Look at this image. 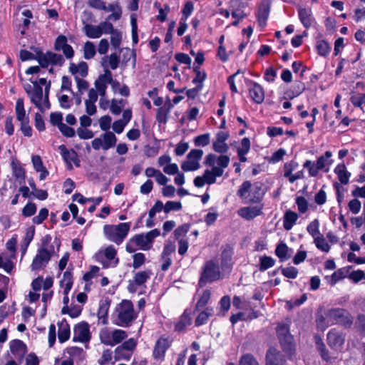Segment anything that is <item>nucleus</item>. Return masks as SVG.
Masks as SVG:
<instances>
[{"label":"nucleus","instance_id":"nucleus-1","mask_svg":"<svg viewBox=\"0 0 365 365\" xmlns=\"http://www.w3.org/2000/svg\"><path fill=\"white\" fill-rule=\"evenodd\" d=\"M230 162V157L225 155H217L212 153L207 155L205 158L204 164L210 169H206L202 176H197L194 179V185L197 187H202L205 184H214L217 178L223 175Z\"/></svg>","mask_w":365,"mask_h":365},{"label":"nucleus","instance_id":"nucleus-2","mask_svg":"<svg viewBox=\"0 0 365 365\" xmlns=\"http://www.w3.org/2000/svg\"><path fill=\"white\" fill-rule=\"evenodd\" d=\"M19 56L21 61H25L31 59H36L41 67L46 68L48 65L62 66L64 63V58L61 54L51 51L46 53L38 52L35 56L32 53L26 50H21Z\"/></svg>","mask_w":365,"mask_h":365},{"label":"nucleus","instance_id":"nucleus-3","mask_svg":"<svg viewBox=\"0 0 365 365\" xmlns=\"http://www.w3.org/2000/svg\"><path fill=\"white\" fill-rule=\"evenodd\" d=\"M160 235L158 229L152 230L146 234H139L133 236L128 242L125 250L129 253L135 252L138 248L143 250H149L155 237Z\"/></svg>","mask_w":365,"mask_h":365},{"label":"nucleus","instance_id":"nucleus-4","mask_svg":"<svg viewBox=\"0 0 365 365\" xmlns=\"http://www.w3.org/2000/svg\"><path fill=\"white\" fill-rule=\"evenodd\" d=\"M116 324L120 327H129L137 318L133 304L130 300L123 299L115 308Z\"/></svg>","mask_w":365,"mask_h":365},{"label":"nucleus","instance_id":"nucleus-5","mask_svg":"<svg viewBox=\"0 0 365 365\" xmlns=\"http://www.w3.org/2000/svg\"><path fill=\"white\" fill-rule=\"evenodd\" d=\"M264 195L262 184L255 182L253 185L247 180L245 181L237 191V195L248 202L258 203Z\"/></svg>","mask_w":365,"mask_h":365},{"label":"nucleus","instance_id":"nucleus-6","mask_svg":"<svg viewBox=\"0 0 365 365\" xmlns=\"http://www.w3.org/2000/svg\"><path fill=\"white\" fill-rule=\"evenodd\" d=\"M130 227L129 222H121L116 225H106L103 227V233L109 241L120 245L127 237Z\"/></svg>","mask_w":365,"mask_h":365},{"label":"nucleus","instance_id":"nucleus-7","mask_svg":"<svg viewBox=\"0 0 365 365\" xmlns=\"http://www.w3.org/2000/svg\"><path fill=\"white\" fill-rule=\"evenodd\" d=\"M221 277L222 274L218 263L213 260H208L202 267L199 284L202 287L207 283H211L220 279Z\"/></svg>","mask_w":365,"mask_h":365},{"label":"nucleus","instance_id":"nucleus-8","mask_svg":"<svg viewBox=\"0 0 365 365\" xmlns=\"http://www.w3.org/2000/svg\"><path fill=\"white\" fill-rule=\"evenodd\" d=\"M33 85H34V92L30 94V101L41 112L43 113L51 108L49 99L44 97L43 88L36 81L33 82Z\"/></svg>","mask_w":365,"mask_h":365},{"label":"nucleus","instance_id":"nucleus-9","mask_svg":"<svg viewBox=\"0 0 365 365\" xmlns=\"http://www.w3.org/2000/svg\"><path fill=\"white\" fill-rule=\"evenodd\" d=\"M16 118L21 123V130L25 136L32 135V128L29 125V117L26 115L23 98H19L16 103Z\"/></svg>","mask_w":365,"mask_h":365},{"label":"nucleus","instance_id":"nucleus-10","mask_svg":"<svg viewBox=\"0 0 365 365\" xmlns=\"http://www.w3.org/2000/svg\"><path fill=\"white\" fill-rule=\"evenodd\" d=\"M54 252L53 246L48 247H41L34 258L31 264V270H38L48 264L53 253Z\"/></svg>","mask_w":365,"mask_h":365},{"label":"nucleus","instance_id":"nucleus-11","mask_svg":"<svg viewBox=\"0 0 365 365\" xmlns=\"http://www.w3.org/2000/svg\"><path fill=\"white\" fill-rule=\"evenodd\" d=\"M108 83L112 85L113 88H115V86H120L119 82L113 80L111 71L109 69H106L104 73L100 75L94 83L96 88L94 89L102 98L106 95L107 84Z\"/></svg>","mask_w":365,"mask_h":365},{"label":"nucleus","instance_id":"nucleus-12","mask_svg":"<svg viewBox=\"0 0 365 365\" xmlns=\"http://www.w3.org/2000/svg\"><path fill=\"white\" fill-rule=\"evenodd\" d=\"M203 155L200 149H192L187 155V160L181 165V168L185 171H194L200 168V160Z\"/></svg>","mask_w":365,"mask_h":365},{"label":"nucleus","instance_id":"nucleus-13","mask_svg":"<svg viewBox=\"0 0 365 365\" xmlns=\"http://www.w3.org/2000/svg\"><path fill=\"white\" fill-rule=\"evenodd\" d=\"M153 272L150 269L138 271L134 273L132 280L128 281V291L130 293H135L139 287L144 285L150 278Z\"/></svg>","mask_w":365,"mask_h":365},{"label":"nucleus","instance_id":"nucleus-14","mask_svg":"<svg viewBox=\"0 0 365 365\" xmlns=\"http://www.w3.org/2000/svg\"><path fill=\"white\" fill-rule=\"evenodd\" d=\"M91 338L90 331V326L86 322H81L75 325L73 327V337L74 341H79L82 343H88Z\"/></svg>","mask_w":365,"mask_h":365},{"label":"nucleus","instance_id":"nucleus-15","mask_svg":"<svg viewBox=\"0 0 365 365\" xmlns=\"http://www.w3.org/2000/svg\"><path fill=\"white\" fill-rule=\"evenodd\" d=\"M327 318L331 323L351 324V322L349 317V313L346 310L341 308H333L327 311Z\"/></svg>","mask_w":365,"mask_h":365},{"label":"nucleus","instance_id":"nucleus-16","mask_svg":"<svg viewBox=\"0 0 365 365\" xmlns=\"http://www.w3.org/2000/svg\"><path fill=\"white\" fill-rule=\"evenodd\" d=\"M298 167V163L294 160L287 162L284 165V177L287 178L291 183L304 178L303 170H300L297 172L295 174H292V172L296 170Z\"/></svg>","mask_w":365,"mask_h":365},{"label":"nucleus","instance_id":"nucleus-17","mask_svg":"<svg viewBox=\"0 0 365 365\" xmlns=\"http://www.w3.org/2000/svg\"><path fill=\"white\" fill-rule=\"evenodd\" d=\"M345 341L344 334L334 329L330 330L327 334L328 345L336 351H339L342 348Z\"/></svg>","mask_w":365,"mask_h":365},{"label":"nucleus","instance_id":"nucleus-18","mask_svg":"<svg viewBox=\"0 0 365 365\" xmlns=\"http://www.w3.org/2000/svg\"><path fill=\"white\" fill-rule=\"evenodd\" d=\"M175 252V245L173 242H167L165 244L163 250L160 255L161 270L167 271L172 264L171 255Z\"/></svg>","mask_w":365,"mask_h":365},{"label":"nucleus","instance_id":"nucleus-19","mask_svg":"<svg viewBox=\"0 0 365 365\" xmlns=\"http://www.w3.org/2000/svg\"><path fill=\"white\" fill-rule=\"evenodd\" d=\"M249 93L250 98L256 103H261L264 99V91L263 88L257 83L250 81Z\"/></svg>","mask_w":365,"mask_h":365},{"label":"nucleus","instance_id":"nucleus-20","mask_svg":"<svg viewBox=\"0 0 365 365\" xmlns=\"http://www.w3.org/2000/svg\"><path fill=\"white\" fill-rule=\"evenodd\" d=\"M9 348L11 353L16 359H19V363H21L26 352L25 344L19 339H14L10 341Z\"/></svg>","mask_w":365,"mask_h":365},{"label":"nucleus","instance_id":"nucleus-21","mask_svg":"<svg viewBox=\"0 0 365 365\" xmlns=\"http://www.w3.org/2000/svg\"><path fill=\"white\" fill-rule=\"evenodd\" d=\"M58 150L67 164L68 169L71 170L73 168L72 163H76V161H78L77 153L73 150H68L64 145H59Z\"/></svg>","mask_w":365,"mask_h":365},{"label":"nucleus","instance_id":"nucleus-22","mask_svg":"<svg viewBox=\"0 0 365 365\" xmlns=\"http://www.w3.org/2000/svg\"><path fill=\"white\" fill-rule=\"evenodd\" d=\"M298 16L301 23L306 29L310 28L314 23V18L310 8L298 9Z\"/></svg>","mask_w":365,"mask_h":365},{"label":"nucleus","instance_id":"nucleus-23","mask_svg":"<svg viewBox=\"0 0 365 365\" xmlns=\"http://www.w3.org/2000/svg\"><path fill=\"white\" fill-rule=\"evenodd\" d=\"M170 341L168 339L160 337L157 341L153 350V356L156 359L164 358L165 351L170 347Z\"/></svg>","mask_w":365,"mask_h":365},{"label":"nucleus","instance_id":"nucleus-24","mask_svg":"<svg viewBox=\"0 0 365 365\" xmlns=\"http://www.w3.org/2000/svg\"><path fill=\"white\" fill-rule=\"evenodd\" d=\"M262 206L245 207L240 208L237 213L242 218L250 220L262 214Z\"/></svg>","mask_w":365,"mask_h":365},{"label":"nucleus","instance_id":"nucleus-25","mask_svg":"<svg viewBox=\"0 0 365 365\" xmlns=\"http://www.w3.org/2000/svg\"><path fill=\"white\" fill-rule=\"evenodd\" d=\"M233 249L231 246L227 245L222 248L221 254V267L222 269L231 267L232 264Z\"/></svg>","mask_w":365,"mask_h":365},{"label":"nucleus","instance_id":"nucleus-26","mask_svg":"<svg viewBox=\"0 0 365 365\" xmlns=\"http://www.w3.org/2000/svg\"><path fill=\"white\" fill-rule=\"evenodd\" d=\"M266 365H284L281 354L274 348H270L266 354Z\"/></svg>","mask_w":365,"mask_h":365},{"label":"nucleus","instance_id":"nucleus-27","mask_svg":"<svg viewBox=\"0 0 365 365\" xmlns=\"http://www.w3.org/2000/svg\"><path fill=\"white\" fill-rule=\"evenodd\" d=\"M266 365H284L281 354L274 348H270L266 354Z\"/></svg>","mask_w":365,"mask_h":365},{"label":"nucleus","instance_id":"nucleus-28","mask_svg":"<svg viewBox=\"0 0 365 365\" xmlns=\"http://www.w3.org/2000/svg\"><path fill=\"white\" fill-rule=\"evenodd\" d=\"M270 11L269 4L267 1H263L259 6L257 17L259 24L261 26L266 25L267 20L268 19Z\"/></svg>","mask_w":365,"mask_h":365},{"label":"nucleus","instance_id":"nucleus-29","mask_svg":"<svg viewBox=\"0 0 365 365\" xmlns=\"http://www.w3.org/2000/svg\"><path fill=\"white\" fill-rule=\"evenodd\" d=\"M334 172L337 175L339 180L342 185H346L349 183L351 173L346 170V167L344 163L337 165L334 168Z\"/></svg>","mask_w":365,"mask_h":365},{"label":"nucleus","instance_id":"nucleus-30","mask_svg":"<svg viewBox=\"0 0 365 365\" xmlns=\"http://www.w3.org/2000/svg\"><path fill=\"white\" fill-rule=\"evenodd\" d=\"M70 72L80 78H83L88 75V65L86 62L81 61L78 64L71 63L69 67Z\"/></svg>","mask_w":365,"mask_h":365},{"label":"nucleus","instance_id":"nucleus-31","mask_svg":"<svg viewBox=\"0 0 365 365\" xmlns=\"http://www.w3.org/2000/svg\"><path fill=\"white\" fill-rule=\"evenodd\" d=\"M120 60L116 53H111L109 56H104L102 58V66L106 69L110 67L112 70H115L118 67Z\"/></svg>","mask_w":365,"mask_h":365},{"label":"nucleus","instance_id":"nucleus-32","mask_svg":"<svg viewBox=\"0 0 365 365\" xmlns=\"http://www.w3.org/2000/svg\"><path fill=\"white\" fill-rule=\"evenodd\" d=\"M332 153L330 151H326L324 155L318 158L317 165L320 170L325 169V172H328L330 165L332 164L333 160L330 159Z\"/></svg>","mask_w":365,"mask_h":365},{"label":"nucleus","instance_id":"nucleus-33","mask_svg":"<svg viewBox=\"0 0 365 365\" xmlns=\"http://www.w3.org/2000/svg\"><path fill=\"white\" fill-rule=\"evenodd\" d=\"M191 324V317L190 314L186 311L180 317L178 321L175 323V331L181 332L183 331L187 327Z\"/></svg>","mask_w":365,"mask_h":365},{"label":"nucleus","instance_id":"nucleus-34","mask_svg":"<svg viewBox=\"0 0 365 365\" xmlns=\"http://www.w3.org/2000/svg\"><path fill=\"white\" fill-rule=\"evenodd\" d=\"M298 219V215L296 212L287 210L284 216L283 226L286 230H290Z\"/></svg>","mask_w":365,"mask_h":365},{"label":"nucleus","instance_id":"nucleus-35","mask_svg":"<svg viewBox=\"0 0 365 365\" xmlns=\"http://www.w3.org/2000/svg\"><path fill=\"white\" fill-rule=\"evenodd\" d=\"M172 107V104L169 103L157 109L156 120L159 123L165 124L167 123L168 115Z\"/></svg>","mask_w":365,"mask_h":365},{"label":"nucleus","instance_id":"nucleus-36","mask_svg":"<svg viewBox=\"0 0 365 365\" xmlns=\"http://www.w3.org/2000/svg\"><path fill=\"white\" fill-rule=\"evenodd\" d=\"M103 142V150H107L114 147L117 142V138L113 132L106 131L101 135Z\"/></svg>","mask_w":365,"mask_h":365},{"label":"nucleus","instance_id":"nucleus-37","mask_svg":"<svg viewBox=\"0 0 365 365\" xmlns=\"http://www.w3.org/2000/svg\"><path fill=\"white\" fill-rule=\"evenodd\" d=\"M73 285V277L72 274L69 271H66L63 273V279L61 281V286L63 287V293L67 295L69 291L71 289Z\"/></svg>","mask_w":365,"mask_h":365},{"label":"nucleus","instance_id":"nucleus-38","mask_svg":"<svg viewBox=\"0 0 365 365\" xmlns=\"http://www.w3.org/2000/svg\"><path fill=\"white\" fill-rule=\"evenodd\" d=\"M83 29L86 35L91 38H98L102 35V31H101L99 25L86 24Z\"/></svg>","mask_w":365,"mask_h":365},{"label":"nucleus","instance_id":"nucleus-39","mask_svg":"<svg viewBox=\"0 0 365 365\" xmlns=\"http://www.w3.org/2000/svg\"><path fill=\"white\" fill-rule=\"evenodd\" d=\"M58 337L61 343H63L69 339L70 327L66 322H62L59 324Z\"/></svg>","mask_w":365,"mask_h":365},{"label":"nucleus","instance_id":"nucleus-40","mask_svg":"<svg viewBox=\"0 0 365 365\" xmlns=\"http://www.w3.org/2000/svg\"><path fill=\"white\" fill-rule=\"evenodd\" d=\"M214 314V309L212 307H207L204 311L201 312L195 319V325L201 326L207 323L210 317Z\"/></svg>","mask_w":365,"mask_h":365},{"label":"nucleus","instance_id":"nucleus-41","mask_svg":"<svg viewBox=\"0 0 365 365\" xmlns=\"http://www.w3.org/2000/svg\"><path fill=\"white\" fill-rule=\"evenodd\" d=\"M109 307L110 302L107 300L101 302L97 315L99 319H102L103 324H107V315Z\"/></svg>","mask_w":365,"mask_h":365},{"label":"nucleus","instance_id":"nucleus-42","mask_svg":"<svg viewBox=\"0 0 365 365\" xmlns=\"http://www.w3.org/2000/svg\"><path fill=\"white\" fill-rule=\"evenodd\" d=\"M316 49L319 55L327 56L331 51V46L325 40H318L316 43Z\"/></svg>","mask_w":365,"mask_h":365},{"label":"nucleus","instance_id":"nucleus-43","mask_svg":"<svg viewBox=\"0 0 365 365\" xmlns=\"http://www.w3.org/2000/svg\"><path fill=\"white\" fill-rule=\"evenodd\" d=\"M103 255L109 261H113V267H115L118 264L119 260L118 258L115 257L117 255V250L113 245H109L106 247L103 250Z\"/></svg>","mask_w":365,"mask_h":365},{"label":"nucleus","instance_id":"nucleus-44","mask_svg":"<svg viewBox=\"0 0 365 365\" xmlns=\"http://www.w3.org/2000/svg\"><path fill=\"white\" fill-rule=\"evenodd\" d=\"M317 348L320 351L322 359L327 362L333 363L338 359L337 356H331L329 354V352L323 342H317Z\"/></svg>","mask_w":365,"mask_h":365},{"label":"nucleus","instance_id":"nucleus-45","mask_svg":"<svg viewBox=\"0 0 365 365\" xmlns=\"http://www.w3.org/2000/svg\"><path fill=\"white\" fill-rule=\"evenodd\" d=\"M96 53L94 43L91 41H86L83 46V57L85 59L93 58Z\"/></svg>","mask_w":365,"mask_h":365},{"label":"nucleus","instance_id":"nucleus-46","mask_svg":"<svg viewBox=\"0 0 365 365\" xmlns=\"http://www.w3.org/2000/svg\"><path fill=\"white\" fill-rule=\"evenodd\" d=\"M289 247L284 243H280L277 246L275 250L276 255L280 259L281 261H284L289 257L288 254Z\"/></svg>","mask_w":365,"mask_h":365},{"label":"nucleus","instance_id":"nucleus-47","mask_svg":"<svg viewBox=\"0 0 365 365\" xmlns=\"http://www.w3.org/2000/svg\"><path fill=\"white\" fill-rule=\"evenodd\" d=\"M308 233L313 237V239L322 235L319 232V222L317 219L312 221L307 227Z\"/></svg>","mask_w":365,"mask_h":365},{"label":"nucleus","instance_id":"nucleus-48","mask_svg":"<svg viewBox=\"0 0 365 365\" xmlns=\"http://www.w3.org/2000/svg\"><path fill=\"white\" fill-rule=\"evenodd\" d=\"M304 90V85L302 82H296L293 86V89H291L286 92V95L289 98H293L294 97L300 95L303 91Z\"/></svg>","mask_w":365,"mask_h":365},{"label":"nucleus","instance_id":"nucleus-49","mask_svg":"<svg viewBox=\"0 0 365 365\" xmlns=\"http://www.w3.org/2000/svg\"><path fill=\"white\" fill-rule=\"evenodd\" d=\"M194 71L196 73L195 77L192 79V83L196 86H201L203 87V81L205 80L207 75L204 71H200L199 66L194 67Z\"/></svg>","mask_w":365,"mask_h":365},{"label":"nucleus","instance_id":"nucleus-50","mask_svg":"<svg viewBox=\"0 0 365 365\" xmlns=\"http://www.w3.org/2000/svg\"><path fill=\"white\" fill-rule=\"evenodd\" d=\"M314 242L317 249L322 250V252H328L330 250L329 245L322 235H320L319 236L314 238Z\"/></svg>","mask_w":365,"mask_h":365},{"label":"nucleus","instance_id":"nucleus-51","mask_svg":"<svg viewBox=\"0 0 365 365\" xmlns=\"http://www.w3.org/2000/svg\"><path fill=\"white\" fill-rule=\"evenodd\" d=\"M280 344L284 351H292L294 347L293 337L291 334H288L279 339Z\"/></svg>","mask_w":365,"mask_h":365},{"label":"nucleus","instance_id":"nucleus-52","mask_svg":"<svg viewBox=\"0 0 365 365\" xmlns=\"http://www.w3.org/2000/svg\"><path fill=\"white\" fill-rule=\"evenodd\" d=\"M275 260L268 256H263L260 257V264L259 267V269L260 271H265L267 269L273 267L274 265Z\"/></svg>","mask_w":365,"mask_h":365},{"label":"nucleus","instance_id":"nucleus-53","mask_svg":"<svg viewBox=\"0 0 365 365\" xmlns=\"http://www.w3.org/2000/svg\"><path fill=\"white\" fill-rule=\"evenodd\" d=\"M125 101L123 99H113L110 105V111L115 115L120 113L122 108L125 106Z\"/></svg>","mask_w":365,"mask_h":365},{"label":"nucleus","instance_id":"nucleus-54","mask_svg":"<svg viewBox=\"0 0 365 365\" xmlns=\"http://www.w3.org/2000/svg\"><path fill=\"white\" fill-rule=\"evenodd\" d=\"M127 334L124 330L115 329L112 332V343L113 346L120 343L123 339L127 337Z\"/></svg>","mask_w":365,"mask_h":365},{"label":"nucleus","instance_id":"nucleus-55","mask_svg":"<svg viewBox=\"0 0 365 365\" xmlns=\"http://www.w3.org/2000/svg\"><path fill=\"white\" fill-rule=\"evenodd\" d=\"M210 296L211 292L209 289L204 290L196 304L197 309L203 308L208 303Z\"/></svg>","mask_w":365,"mask_h":365},{"label":"nucleus","instance_id":"nucleus-56","mask_svg":"<svg viewBox=\"0 0 365 365\" xmlns=\"http://www.w3.org/2000/svg\"><path fill=\"white\" fill-rule=\"evenodd\" d=\"M239 365H259V363L253 355L245 354L240 357Z\"/></svg>","mask_w":365,"mask_h":365},{"label":"nucleus","instance_id":"nucleus-57","mask_svg":"<svg viewBox=\"0 0 365 365\" xmlns=\"http://www.w3.org/2000/svg\"><path fill=\"white\" fill-rule=\"evenodd\" d=\"M250 140L248 138L242 139L240 145L237 148V154L247 155L250 150Z\"/></svg>","mask_w":365,"mask_h":365},{"label":"nucleus","instance_id":"nucleus-58","mask_svg":"<svg viewBox=\"0 0 365 365\" xmlns=\"http://www.w3.org/2000/svg\"><path fill=\"white\" fill-rule=\"evenodd\" d=\"M303 166L304 168L308 169L310 177H316L319 173V170H320V169L318 168L317 165H315L314 163L309 160H306Z\"/></svg>","mask_w":365,"mask_h":365},{"label":"nucleus","instance_id":"nucleus-59","mask_svg":"<svg viewBox=\"0 0 365 365\" xmlns=\"http://www.w3.org/2000/svg\"><path fill=\"white\" fill-rule=\"evenodd\" d=\"M350 101L354 106L361 108L365 105V93H356L351 96Z\"/></svg>","mask_w":365,"mask_h":365},{"label":"nucleus","instance_id":"nucleus-60","mask_svg":"<svg viewBox=\"0 0 365 365\" xmlns=\"http://www.w3.org/2000/svg\"><path fill=\"white\" fill-rule=\"evenodd\" d=\"M182 209L180 202L168 201L164 205V212L168 214L171 211H178Z\"/></svg>","mask_w":365,"mask_h":365},{"label":"nucleus","instance_id":"nucleus-61","mask_svg":"<svg viewBox=\"0 0 365 365\" xmlns=\"http://www.w3.org/2000/svg\"><path fill=\"white\" fill-rule=\"evenodd\" d=\"M210 142V135L209 133L202 134L195 138L194 143L196 146H206Z\"/></svg>","mask_w":365,"mask_h":365},{"label":"nucleus","instance_id":"nucleus-62","mask_svg":"<svg viewBox=\"0 0 365 365\" xmlns=\"http://www.w3.org/2000/svg\"><path fill=\"white\" fill-rule=\"evenodd\" d=\"M136 346V341L134 339L130 338L128 340L125 341L120 346H118V352L124 349L125 351L131 353Z\"/></svg>","mask_w":365,"mask_h":365},{"label":"nucleus","instance_id":"nucleus-63","mask_svg":"<svg viewBox=\"0 0 365 365\" xmlns=\"http://www.w3.org/2000/svg\"><path fill=\"white\" fill-rule=\"evenodd\" d=\"M101 341L108 346H113L112 343V333L107 329H104L100 332Z\"/></svg>","mask_w":365,"mask_h":365},{"label":"nucleus","instance_id":"nucleus-64","mask_svg":"<svg viewBox=\"0 0 365 365\" xmlns=\"http://www.w3.org/2000/svg\"><path fill=\"white\" fill-rule=\"evenodd\" d=\"M282 274L287 278L295 279L298 275V269L294 267L282 268Z\"/></svg>","mask_w":365,"mask_h":365}]
</instances>
